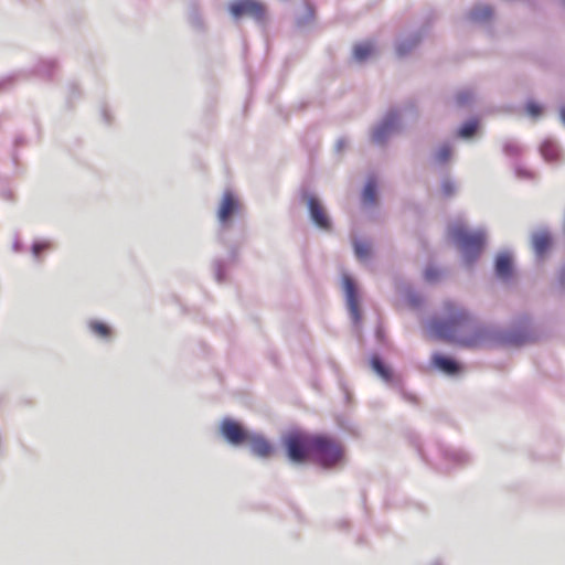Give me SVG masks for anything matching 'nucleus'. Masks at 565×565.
Listing matches in <instances>:
<instances>
[{
	"mask_svg": "<svg viewBox=\"0 0 565 565\" xmlns=\"http://www.w3.org/2000/svg\"><path fill=\"white\" fill-rule=\"evenodd\" d=\"M445 309L447 318H434L427 324L436 338L467 348L487 345L494 339L493 329L478 323L465 308L448 302Z\"/></svg>",
	"mask_w": 565,
	"mask_h": 565,
	"instance_id": "obj_1",
	"label": "nucleus"
},
{
	"mask_svg": "<svg viewBox=\"0 0 565 565\" xmlns=\"http://www.w3.org/2000/svg\"><path fill=\"white\" fill-rule=\"evenodd\" d=\"M409 441L425 462L440 470L466 466L471 460L470 455L466 450L446 446L439 441L428 443L423 446L419 436L414 433L409 435Z\"/></svg>",
	"mask_w": 565,
	"mask_h": 565,
	"instance_id": "obj_2",
	"label": "nucleus"
},
{
	"mask_svg": "<svg viewBox=\"0 0 565 565\" xmlns=\"http://www.w3.org/2000/svg\"><path fill=\"white\" fill-rule=\"evenodd\" d=\"M448 236L460 250L463 263L472 265L479 258L487 238V230L479 227L469 232L462 224L456 223L448 227Z\"/></svg>",
	"mask_w": 565,
	"mask_h": 565,
	"instance_id": "obj_3",
	"label": "nucleus"
},
{
	"mask_svg": "<svg viewBox=\"0 0 565 565\" xmlns=\"http://www.w3.org/2000/svg\"><path fill=\"white\" fill-rule=\"evenodd\" d=\"M407 111L414 113L412 105L402 108H391L371 129V141L376 146L384 147L387 141L401 129L402 118Z\"/></svg>",
	"mask_w": 565,
	"mask_h": 565,
	"instance_id": "obj_4",
	"label": "nucleus"
},
{
	"mask_svg": "<svg viewBox=\"0 0 565 565\" xmlns=\"http://www.w3.org/2000/svg\"><path fill=\"white\" fill-rule=\"evenodd\" d=\"M317 435L301 430H292L282 437L288 458L292 462H305L313 454V444Z\"/></svg>",
	"mask_w": 565,
	"mask_h": 565,
	"instance_id": "obj_5",
	"label": "nucleus"
},
{
	"mask_svg": "<svg viewBox=\"0 0 565 565\" xmlns=\"http://www.w3.org/2000/svg\"><path fill=\"white\" fill-rule=\"evenodd\" d=\"M312 457L323 468H332L343 459V448L338 441L331 438L316 436Z\"/></svg>",
	"mask_w": 565,
	"mask_h": 565,
	"instance_id": "obj_6",
	"label": "nucleus"
},
{
	"mask_svg": "<svg viewBox=\"0 0 565 565\" xmlns=\"http://www.w3.org/2000/svg\"><path fill=\"white\" fill-rule=\"evenodd\" d=\"M343 290L350 319L354 329L359 331L362 322L359 291L354 280L349 275H343Z\"/></svg>",
	"mask_w": 565,
	"mask_h": 565,
	"instance_id": "obj_7",
	"label": "nucleus"
},
{
	"mask_svg": "<svg viewBox=\"0 0 565 565\" xmlns=\"http://www.w3.org/2000/svg\"><path fill=\"white\" fill-rule=\"evenodd\" d=\"M539 337L537 330L529 317H523L520 323L505 332L504 342L512 345H522L535 341Z\"/></svg>",
	"mask_w": 565,
	"mask_h": 565,
	"instance_id": "obj_8",
	"label": "nucleus"
},
{
	"mask_svg": "<svg viewBox=\"0 0 565 565\" xmlns=\"http://www.w3.org/2000/svg\"><path fill=\"white\" fill-rule=\"evenodd\" d=\"M305 198L312 223L320 230L330 231L332 228L331 218L327 214L319 199L313 194L308 193L305 195Z\"/></svg>",
	"mask_w": 565,
	"mask_h": 565,
	"instance_id": "obj_9",
	"label": "nucleus"
},
{
	"mask_svg": "<svg viewBox=\"0 0 565 565\" xmlns=\"http://www.w3.org/2000/svg\"><path fill=\"white\" fill-rule=\"evenodd\" d=\"M239 209V201L232 191H225L217 209L218 222L226 226Z\"/></svg>",
	"mask_w": 565,
	"mask_h": 565,
	"instance_id": "obj_10",
	"label": "nucleus"
},
{
	"mask_svg": "<svg viewBox=\"0 0 565 565\" xmlns=\"http://www.w3.org/2000/svg\"><path fill=\"white\" fill-rule=\"evenodd\" d=\"M371 367L387 385L399 386L401 380L394 374L392 369L387 366L379 355H373L371 358Z\"/></svg>",
	"mask_w": 565,
	"mask_h": 565,
	"instance_id": "obj_11",
	"label": "nucleus"
},
{
	"mask_svg": "<svg viewBox=\"0 0 565 565\" xmlns=\"http://www.w3.org/2000/svg\"><path fill=\"white\" fill-rule=\"evenodd\" d=\"M221 434L228 443L234 445L242 444L245 439L243 427L230 418L222 422Z\"/></svg>",
	"mask_w": 565,
	"mask_h": 565,
	"instance_id": "obj_12",
	"label": "nucleus"
},
{
	"mask_svg": "<svg viewBox=\"0 0 565 565\" xmlns=\"http://www.w3.org/2000/svg\"><path fill=\"white\" fill-rule=\"evenodd\" d=\"M423 39V32L417 31L405 36H401L396 40L395 51L397 56L405 57L420 43Z\"/></svg>",
	"mask_w": 565,
	"mask_h": 565,
	"instance_id": "obj_13",
	"label": "nucleus"
},
{
	"mask_svg": "<svg viewBox=\"0 0 565 565\" xmlns=\"http://www.w3.org/2000/svg\"><path fill=\"white\" fill-rule=\"evenodd\" d=\"M433 365L443 373L454 376L461 372V365L452 358L434 353L431 355Z\"/></svg>",
	"mask_w": 565,
	"mask_h": 565,
	"instance_id": "obj_14",
	"label": "nucleus"
},
{
	"mask_svg": "<svg viewBox=\"0 0 565 565\" xmlns=\"http://www.w3.org/2000/svg\"><path fill=\"white\" fill-rule=\"evenodd\" d=\"M249 449L259 458H269L274 452L273 445L263 436L249 433Z\"/></svg>",
	"mask_w": 565,
	"mask_h": 565,
	"instance_id": "obj_15",
	"label": "nucleus"
},
{
	"mask_svg": "<svg viewBox=\"0 0 565 565\" xmlns=\"http://www.w3.org/2000/svg\"><path fill=\"white\" fill-rule=\"evenodd\" d=\"M540 152L543 159L547 162L554 163L563 161L562 149L559 148L558 143L551 138H547L542 142Z\"/></svg>",
	"mask_w": 565,
	"mask_h": 565,
	"instance_id": "obj_16",
	"label": "nucleus"
},
{
	"mask_svg": "<svg viewBox=\"0 0 565 565\" xmlns=\"http://www.w3.org/2000/svg\"><path fill=\"white\" fill-rule=\"evenodd\" d=\"M494 271L499 279L508 280L512 277V256L509 253H500L495 258Z\"/></svg>",
	"mask_w": 565,
	"mask_h": 565,
	"instance_id": "obj_17",
	"label": "nucleus"
},
{
	"mask_svg": "<svg viewBox=\"0 0 565 565\" xmlns=\"http://www.w3.org/2000/svg\"><path fill=\"white\" fill-rule=\"evenodd\" d=\"M249 18H252L263 31H265L269 24V15L266 7L256 0H249Z\"/></svg>",
	"mask_w": 565,
	"mask_h": 565,
	"instance_id": "obj_18",
	"label": "nucleus"
},
{
	"mask_svg": "<svg viewBox=\"0 0 565 565\" xmlns=\"http://www.w3.org/2000/svg\"><path fill=\"white\" fill-rule=\"evenodd\" d=\"M551 245V235L546 230H541L532 234V247L536 256L542 257Z\"/></svg>",
	"mask_w": 565,
	"mask_h": 565,
	"instance_id": "obj_19",
	"label": "nucleus"
},
{
	"mask_svg": "<svg viewBox=\"0 0 565 565\" xmlns=\"http://www.w3.org/2000/svg\"><path fill=\"white\" fill-rule=\"evenodd\" d=\"M454 146L449 142H444L431 154V163L436 167L447 164L454 154Z\"/></svg>",
	"mask_w": 565,
	"mask_h": 565,
	"instance_id": "obj_20",
	"label": "nucleus"
},
{
	"mask_svg": "<svg viewBox=\"0 0 565 565\" xmlns=\"http://www.w3.org/2000/svg\"><path fill=\"white\" fill-rule=\"evenodd\" d=\"M377 199V181L374 175H370L362 191L361 201L364 206H373Z\"/></svg>",
	"mask_w": 565,
	"mask_h": 565,
	"instance_id": "obj_21",
	"label": "nucleus"
},
{
	"mask_svg": "<svg viewBox=\"0 0 565 565\" xmlns=\"http://www.w3.org/2000/svg\"><path fill=\"white\" fill-rule=\"evenodd\" d=\"M493 9L489 4H476L468 13V19L475 23H486L491 20Z\"/></svg>",
	"mask_w": 565,
	"mask_h": 565,
	"instance_id": "obj_22",
	"label": "nucleus"
},
{
	"mask_svg": "<svg viewBox=\"0 0 565 565\" xmlns=\"http://www.w3.org/2000/svg\"><path fill=\"white\" fill-rule=\"evenodd\" d=\"M374 52V45L370 42L356 44L353 49V57L356 62H365Z\"/></svg>",
	"mask_w": 565,
	"mask_h": 565,
	"instance_id": "obj_23",
	"label": "nucleus"
},
{
	"mask_svg": "<svg viewBox=\"0 0 565 565\" xmlns=\"http://www.w3.org/2000/svg\"><path fill=\"white\" fill-rule=\"evenodd\" d=\"M354 253L358 259L365 262L371 256V244L366 241L354 239Z\"/></svg>",
	"mask_w": 565,
	"mask_h": 565,
	"instance_id": "obj_24",
	"label": "nucleus"
},
{
	"mask_svg": "<svg viewBox=\"0 0 565 565\" xmlns=\"http://www.w3.org/2000/svg\"><path fill=\"white\" fill-rule=\"evenodd\" d=\"M478 120L469 119L458 130V136L462 139L471 138L478 130Z\"/></svg>",
	"mask_w": 565,
	"mask_h": 565,
	"instance_id": "obj_25",
	"label": "nucleus"
},
{
	"mask_svg": "<svg viewBox=\"0 0 565 565\" xmlns=\"http://www.w3.org/2000/svg\"><path fill=\"white\" fill-rule=\"evenodd\" d=\"M473 98H475V94L471 89L469 88H465V89H461L459 90L457 94H456V104L459 106V107H466V106H469L472 102H473Z\"/></svg>",
	"mask_w": 565,
	"mask_h": 565,
	"instance_id": "obj_26",
	"label": "nucleus"
},
{
	"mask_svg": "<svg viewBox=\"0 0 565 565\" xmlns=\"http://www.w3.org/2000/svg\"><path fill=\"white\" fill-rule=\"evenodd\" d=\"M405 298L413 308H419L424 303V296L412 288L406 290Z\"/></svg>",
	"mask_w": 565,
	"mask_h": 565,
	"instance_id": "obj_27",
	"label": "nucleus"
},
{
	"mask_svg": "<svg viewBox=\"0 0 565 565\" xmlns=\"http://www.w3.org/2000/svg\"><path fill=\"white\" fill-rule=\"evenodd\" d=\"M503 152L511 158H518L522 153V147L514 140H507L503 145Z\"/></svg>",
	"mask_w": 565,
	"mask_h": 565,
	"instance_id": "obj_28",
	"label": "nucleus"
},
{
	"mask_svg": "<svg viewBox=\"0 0 565 565\" xmlns=\"http://www.w3.org/2000/svg\"><path fill=\"white\" fill-rule=\"evenodd\" d=\"M440 188H441L443 195L446 198H450V196L455 195L457 192V184L449 177H445L441 180Z\"/></svg>",
	"mask_w": 565,
	"mask_h": 565,
	"instance_id": "obj_29",
	"label": "nucleus"
},
{
	"mask_svg": "<svg viewBox=\"0 0 565 565\" xmlns=\"http://www.w3.org/2000/svg\"><path fill=\"white\" fill-rule=\"evenodd\" d=\"M89 329L93 333L100 338H108L110 335V329L107 324L100 321H92Z\"/></svg>",
	"mask_w": 565,
	"mask_h": 565,
	"instance_id": "obj_30",
	"label": "nucleus"
},
{
	"mask_svg": "<svg viewBox=\"0 0 565 565\" xmlns=\"http://www.w3.org/2000/svg\"><path fill=\"white\" fill-rule=\"evenodd\" d=\"M230 10L234 18H239L247 12V1H239L238 3H234L231 6Z\"/></svg>",
	"mask_w": 565,
	"mask_h": 565,
	"instance_id": "obj_31",
	"label": "nucleus"
},
{
	"mask_svg": "<svg viewBox=\"0 0 565 565\" xmlns=\"http://www.w3.org/2000/svg\"><path fill=\"white\" fill-rule=\"evenodd\" d=\"M525 108L526 113L533 118L539 117L543 110L542 106L533 100L527 102Z\"/></svg>",
	"mask_w": 565,
	"mask_h": 565,
	"instance_id": "obj_32",
	"label": "nucleus"
},
{
	"mask_svg": "<svg viewBox=\"0 0 565 565\" xmlns=\"http://www.w3.org/2000/svg\"><path fill=\"white\" fill-rule=\"evenodd\" d=\"M515 175L520 179H532L533 173L526 168L522 167L519 162L514 163Z\"/></svg>",
	"mask_w": 565,
	"mask_h": 565,
	"instance_id": "obj_33",
	"label": "nucleus"
},
{
	"mask_svg": "<svg viewBox=\"0 0 565 565\" xmlns=\"http://www.w3.org/2000/svg\"><path fill=\"white\" fill-rule=\"evenodd\" d=\"M439 271L435 267H427L424 273V277L427 281H434L438 278Z\"/></svg>",
	"mask_w": 565,
	"mask_h": 565,
	"instance_id": "obj_34",
	"label": "nucleus"
},
{
	"mask_svg": "<svg viewBox=\"0 0 565 565\" xmlns=\"http://www.w3.org/2000/svg\"><path fill=\"white\" fill-rule=\"evenodd\" d=\"M49 247V243H35L32 247V250L35 256H39L42 250H45Z\"/></svg>",
	"mask_w": 565,
	"mask_h": 565,
	"instance_id": "obj_35",
	"label": "nucleus"
},
{
	"mask_svg": "<svg viewBox=\"0 0 565 565\" xmlns=\"http://www.w3.org/2000/svg\"><path fill=\"white\" fill-rule=\"evenodd\" d=\"M348 143H349V140L345 137L339 138L337 143H335L337 151L341 152L343 149L347 148Z\"/></svg>",
	"mask_w": 565,
	"mask_h": 565,
	"instance_id": "obj_36",
	"label": "nucleus"
},
{
	"mask_svg": "<svg viewBox=\"0 0 565 565\" xmlns=\"http://www.w3.org/2000/svg\"><path fill=\"white\" fill-rule=\"evenodd\" d=\"M401 394H402V397L407 401V402H411V403H415L416 402V397L412 394H408L406 393L405 391H401Z\"/></svg>",
	"mask_w": 565,
	"mask_h": 565,
	"instance_id": "obj_37",
	"label": "nucleus"
},
{
	"mask_svg": "<svg viewBox=\"0 0 565 565\" xmlns=\"http://www.w3.org/2000/svg\"><path fill=\"white\" fill-rule=\"evenodd\" d=\"M337 526H338L339 530H347V529H349V521L342 519V520L337 522Z\"/></svg>",
	"mask_w": 565,
	"mask_h": 565,
	"instance_id": "obj_38",
	"label": "nucleus"
},
{
	"mask_svg": "<svg viewBox=\"0 0 565 565\" xmlns=\"http://www.w3.org/2000/svg\"><path fill=\"white\" fill-rule=\"evenodd\" d=\"M561 119L563 122H565V107L561 109Z\"/></svg>",
	"mask_w": 565,
	"mask_h": 565,
	"instance_id": "obj_39",
	"label": "nucleus"
},
{
	"mask_svg": "<svg viewBox=\"0 0 565 565\" xmlns=\"http://www.w3.org/2000/svg\"><path fill=\"white\" fill-rule=\"evenodd\" d=\"M430 565H444L441 561L435 559Z\"/></svg>",
	"mask_w": 565,
	"mask_h": 565,
	"instance_id": "obj_40",
	"label": "nucleus"
},
{
	"mask_svg": "<svg viewBox=\"0 0 565 565\" xmlns=\"http://www.w3.org/2000/svg\"><path fill=\"white\" fill-rule=\"evenodd\" d=\"M311 15H312L311 9L308 8V17L311 18Z\"/></svg>",
	"mask_w": 565,
	"mask_h": 565,
	"instance_id": "obj_41",
	"label": "nucleus"
}]
</instances>
